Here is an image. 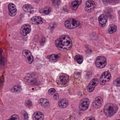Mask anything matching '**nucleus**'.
<instances>
[{
	"mask_svg": "<svg viewBox=\"0 0 120 120\" xmlns=\"http://www.w3.org/2000/svg\"><path fill=\"white\" fill-rule=\"evenodd\" d=\"M42 19L40 16H35L32 17L30 22L34 24H42L43 23Z\"/></svg>",
	"mask_w": 120,
	"mask_h": 120,
	"instance_id": "11",
	"label": "nucleus"
},
{
	"mask_svg": "<svg viewBox=\"0 0 120 120\" xmlns=\"http://www.w3.org/2000/svg\"><path fill=\"white\" fill-rule=\"evenodd\" d=\"M42 106L44 107H46L48 106L49 105V102L48 100L46 99H43L42 98L39 100Z\"/></svg>",
	"mask_w": 120,
	"mask_h": 120,
	"instance_id": "23",
	"label": "nucleus"
},
{
	"mask_svg": "<svg viewBox=\"0 0 120 120\" xmlns=\"http://www.w3.org/2000/svg\"><path fill=\"white\" fill-rule=\"evenodd\" d=\"M26 104L28 106H30L32 105V103L31 101H28L26 102Z\"/></svg>",
	"mask_w": 120,
	"mask_h": 120,
	"instance_id": "44",
	"label": "nucleus"
},
{
	"mask_svg": "<svg viewBox=\"0 0 120 120\" xmlns=\"http://www.w3.org/2000/svg\"><path fill=\"white\" fill-rule=\"evenodd\" d=\"M53 6L56 8H58L61 3L60 0H52Z\"/></svg>",
	"mask_w": 120,
	"mask_h": 120,
	"instance_id": "27",
	"label": "nucleus"
},
{
	"mask_svg": "<svg viewBox=\"0 0 120 120\" xmlns=\"http://www.w3.org/2000/svg\"><path fill=\"white\" fill-rule=\"evenodd\" d=\"M89 100L87 98L83 99L80 101V104L79 107L81 111H85L87 110L89 107Z\"/></svg>",
	"mask_w": 120,
	"mask_h": 120,
	"instance_id": "6",
	"label": "nucleus"
},
{
	"mask_svg": "<svg viewBox=\"0 0 120 120\" xmlns=\"http://www.w3.org/2000/svg\"><path fill=\"white\" fill-rule=\"evenodd\" d=\"M11 8V10H14V9H16V8H15V7H14V8Z\"/></svg>",
	"mask_w": 120,
	"mask_h": 120,
	"instance_id": "54",
	"label": "nucleus"
},
{
	"mask_svg": "<svg viewBox=\"0 0 120 120\" xmlns=\"http://www.w3.org/2000/svg\"><path fill=\"white\" fill-rule=\"evenodd\" d=\"M75 59L79 64H81L83 61V57L81 56L76 55L75 56Z\"/></svg>",
	"mask_w": 120,
	"mask_h": 120,
	"instance_id": "26",
	"label": "nucleus"
},
{
	"mask_svg": "<svg viewBox=\"0 0 120 120\" xmlns=\"http://www.w3.org/2000/svg\"><path fill=\"white\" fill-rule=\"evenodd\" d=\"M113 84L117 86H120V78L116 79L113 82Z\"/></svg>",
	"mask_w": 120,
	"mask_h": 120,
	"instance_id": "28",
	"label": "nucleus"
},
{
	"mask_svg": "<svg viewBox=\"0 0 120 120\" xmlns=\"http://www.w3.org/2000/svg\"><path fill=\"white\" fill-rule=\"evenodd\" d=\"M68 120H75V117L74 116H71Z\"/></svg>",
	"mask_w": 120,
	"mask_h": 120,
	"instance_id": "46",
	"label": "nucleus"
},
{
	"mask_svg": "<svg viewBox=\"0 0 120 120\" xmlns=\"http://www.w3.org/2000/svg\"><path fill=\"white\" fill-rule=\"evenodd\" d=\"M66 38V37H63V36H61L59 39L60 40H64Z\"/></svg>",
	"mask_w": 120,
	"mask_h": 120,
	"instance_id": "47",
	"label": "nucleus"
},
{
	"mask_svg": "<svg viewBox=\"0 0 120 120\" xmlns=\"http://www.w3.org/2000/svg\"><path fill=\"white\" fill-rule=\"evenodd\" d=\"M116 26L114 25H111L109 27L108 30V33L110 34L113 33L116 30Z\"/></svg>",
	"mask_w": 120,
	"mask_h": 120,
	"instance_id": "25",
	"label": "nucleus"
},
{
	"mask_svg": "<svg viewBox=\"0 0 120 120\" xmlns=\"http://www.w3.org/2000/svg\"><path fill=\"white\" fill-rule=\"evenodd\" d=\"M2 50L0 49V66L1 69H3L5 68L4 65L7 61V59L6 58L2 56Z\"/></svg>",
	"mask_w": 120,
	"mask_h": 120,
	"instance_id": "17",
	"label": "nucleus"
},
{
	"mask_svg": "<svg viewBox=\"0 0 120 120\" xmlns=\"http://www.w3.org/2000/svg\"><path fill=\"white\" fill-rule=\"evenodd\" d=\"M100 83L101 84V85H103L105 83V81H104L103 80H102V79H100Z\"/></svg>",
	"mask_w": 120,
	"mask_h": 120,
	"instance_id": "45",
	"label": "nucleus"
},
{
	"mask_svg": "<svg viewBox=\"0 0 120 120\" xmlns=\"http://www.w3.org/2000/svg\"><path fill=\"white\" fill-rule=\"evenodd\" d=\"M34 88H32V90H34Z\"/></svg>",
	"mask_w": 120,
	"mask_h": 120,
	"instance_id": "58",
	"label": "nucleus"
},
{
	"mask_svg": "<svg viewBox=\"0 0 120 120\" xmlns=\"http://www.w3.org/2000/svg\"><path fill=\"white\" fill-rule=\"evenodd\" d=\"M99 80L97 78L94 79L90 82L87 87L88 92H91L94 90L96 86L98 83Z\"/></svg>",
	"mask_w": 120,
	"mask_h": 120,
	"instance_id": "5",
	"label": "nucleus"
},
{
	"mask_svg": "<svg viewBox=\"0 0 120 120\" xmlns=\"http://www.w3.org/2000/svg\"><path fill=\"white\" fill-rule=\"evenodd\" d=\"M120 120V119H118V120Z\"/></svg>",
	"mask_w": 120,
	"mask_h": 120,
	"instance_id": "59",
	"label": "nucleus"
},
{
	"mask_svg": "<svg viewBox=\"0 0 120 120\" xmlns=\"http://www.w3.org/2000/svg\"><path fill=\"white\" fill-rule=\"evenodd\" d=\"M35 73H32L25 77L24 81L26 82L30 83L32 85L36 86L40 85L41 84V82L38 80L37 78H35Z\"/></svg>",
	"mask_w": 120,
	"mask_h": 120,
	"instance_id": "1",
	"label": "nucleus"
},
{
	"mask_svg": "<svg viewBox=\"0 0 120 120\" xmlns=\"http://www.w3.org/2000/svg\"><path fill=\"white\" fill-rule=\"evenodd\" d=\"M99 0V1H100L101 0ZM102 0V2H103V0Z\"/></svg>",
	"mask_w": 120,
	"mask_h": 120,
	"instance_id": "56",
	"label": "nucleus"
},
{
	"mask_svg": "<svg viewBox=\"0 0 120 120\" xmlns=\"http://www.w3.org/2000/svg\"><path fill=\"white\" fill-rule=\"evenodd\" d=\"M59 106L61 108H65L68 105V103L66 102V99L64 98L60 100L58 102Z\"/></svg>",
	"mask_w": 120,
	"mask_h": 120,
	"instance_id": "20",
	"label": "nucleus"
},
{
	"mask_svg": "<svg viewBox=\"0 0 120 120\" xmlns=\"http://www.w3.org/2000/svg\"><path fill=\"white\" fill-rule=\"evenodd\" d=\"M49 26L50 27L51 31H52L53 30L54 28L56 27V25L55 23H51L50 24Z\"/></svg>",
	"mask_w": 120,
	"mask_h": 120,
	"instance_id": "37",
	"label": "nucleus"
},
{
	"mask_svg": "<svg viewBox=\"0 0 120 120\" xmlns=\"http://www.w3.org/2000/svg\"><path fill=\"white\" fill-rule=\"evenodd\" d=\"M42 113L41 112H35L33 114V117L36 120H43L44 118L43 115H42Z\"/></svg>",
	"mask_w": 120,
	"mask_h": 120,
	"instance_id": "18",
	"label": "nucleus"
},
{
	"mask_svg": "<svg viewBox=\"0 0 120 120\" xmlns=\"http://www.w3.org/2000/svg\"><path fill=\"white\" fill-rule=\"evenodd\" d=\"M59 95L57 94H55L54 95L53 98L55 99H57L58 98Z\"/></svg>",
	"mask_w": 120,
	"mask_h": 120,
	"instance_id": "43",
	"label": "nucleus"
},
{
	"mask_svg": "<svg viewBox=\"0 0 120 120\" xmlns=\"http://www.w3.org/2000/svg\"><path fill=\"white\" fill-rule=\"evenodd\" d=\"M44 10L41 9L39 11V12L41 14L44 13Z\"/></svg>",
	"mask_w": 120,
	"mask_h": 120,
	"instance_id": "51",
	"label": "nucleus"
},
{
	"mask_svg": "<svg viewBox=\"0 0 120 120\" xmlns=\"http://www.w3.org/2000/svg\"><path fill=\"white\" fill-rule=\"evenodd\" d=\"M65 37H66V38H68L69 39H70V37L69 36H68V35H66V36H65Z\"/></svg>",
	"mask_w": 120,
	"mask_h": 120,
	"instance_id": "53",
	"label": "nucleus"
},
{
	"mask_svg": "<svg viewBox=\"0 0 120 120\" xmlns=\"http://www.w3.org/2000/svg\"><path fill=\"white\" fill-rule=\"evenodd\" d=\"M89 120H95V118L91 116Z\"/></svg>",
	"mask_w": 120,
	"mask_h": 120,
	"instance_id": "50",
	"label": "nucleus"
},
{
	"mask_svg": "<svg viewBox=\"0 0 120 120\" xmlns=\"http://www.w3.org/2000/svg\"><path fill=\"white\" fill-rule=\"evenodd\" d=\"M49 9L51 10V8L49 7H45V10H48Z\"/></svg>",
	"mask_w": 120,
	"mask_h": 120,
	"instance_id": "49",
	"label": "nucleus"
},
{
	"mask_svg": "<svg viewBox=\"0 0 120 120\" xmlns=\"http://www.w3.org/2000/svg\"><path fill=\"white\" fill-rule=\"evenodd\" d=\"M90 52H91L92 51V50L91 49H90Z\"/></svg>",
	"mask_w": 120,
	"mask_h": 120,
	"instance_id": "57",
	"label": "nucleus"
},
{
	"mask_svg": "<svg viewBox=\"0 0 120 120\" xmlns=\"http://www.w3.org/2000/svg\"><path fill=\"white\" fill-rule=\"evenodd\" d=\"M81 72H78L76 73L73 76V78L75 79H77L80 78L81 76Z\"/></svg>",
	"mask_w": 120,
	"mask_h": 120,
	"instance_id": "30",
	"label": "nucleus"
},
{
	"mask_svg": "<svg viewBox=\"0 0 120 120\" xmlns=\"http://www.w3.org/2000/svg\"><path fill=\"white\" fill-rule=\"evenodd\" d=\"M22 9L25 12L28 14L33 13L34 11L33 8L30 4L24 5L23 6Z\"/></svg>",
	"mask_w": 120,
	"mask_h": 120,
	"instance_id": "15",
	"label": "nucleus"
},
{
	"mask_svg": "<svg viewBox=\"0 0 120 120\" xmlns=\"http://www.w3.org/2000/svg\"><path fill=\"white\" fill-rule=\"evenodd\" d=\"M55 90L53 88H51L49 90L48 92L49 94H51V93H54L55 92Z\"/></svg>",
	"mask_w": 120,
	"mask_h": 120,
	"instance_id": "39",
	"label": "nucleus"
},
{
	"mask_svg": "<svg viewBox=\"0 0 120 120\" xmlns=\"http://www.w3.org/2000/svg\"><path fill=\"white\" fill-rule=\"evenodd\" d=\"M78 95L79 96V97H80L82 96V94L80 92H79V93Z\"/></svg>",
	"mask_w": 120,
	"mask_h": 120,
	"instance_id": "52",
	"label": "nucleus"
},
{
	"mask_svg": "<svg viewBox=\"0 0 120 120\" xmlns=\"http://www.w3.org/2000/svg\"><path fill=\"white\" fill-rule=\"evenodd\" d=\"M60 57V54L59 53L56 54H53L50 55H48L47 56V58L49 59L50 62L55 63L58 60Z\"/></svg>",
	"mask_w": 120,
	"mask_h": 120,
	"instance_id": "10",
	"label": "nucleus"
},
{
	"mask_svg": "<svg viewBox=\"0 0 120 120\" xmlns=\"http://www.w3.org/2000/svg\"><path fill=\"white\" fill-rule=\"evenodd\" d=\"M63 10L65 11L66 12H67L68 11V10L67 9L66 7H63Z\"/></svg>",
	"mask_w": 120,
	"mask_h": 120,
	"instance_id": "48",
	"label": "nucleus"
},
{
	"mask_svg": "<svg viewBox=\"0 0 120 120\" xmlns=\"http://www.w3.org/2000/svg\"><path fill=\"white\" fill-rule=\"evenodd\" d=\"M103 103V99L100 97H98L96 98L95 100L93 103L92 105L95 107H97L100 106Z\"/></svg>",
	"mask_w": 120,
	"mask_h": 120,
	"instance_id": "14",
	"label": "nucleus"
},
{
	"mask_svg": "<svg viewBox=\"0 0 120 120\" xmlns=\"http://www.w3.org/2000/svg\"><path fill=\"white\" fill-rule=\"evenodd\" d=\"M63 46L64 45L66 46V47L64 48V49H66L67 50H68L71 48L72 47V43H71L69 41H67L66 42H63Z\"/></svg>",
	"mask_w": 120,
	"mask_h": 120,
	"instance_id": "24",
	"label": "nucleus"
},
{
	"mask_svg": "<svg viewBox=\"0 0 120 120\" xmlns=\"http://www.w3.org/2000/svg\"><path fill=\"white\" fill-rule=\"evenodd\" d=\"M65 26L68 29H72L76 28L80 25L79 21H77L73 19H69L64 22Z\"/></svg>",
	"mask_w": 120,
	"mask_h": 120,
	"instance_id": "2",
	"label": "nucleus"
},
{
	"mask_svg": "<svg viewBox=\"0 0 120 120\" xmlns=\"http://www.w3.org/2000/svg\"><path fill=\"white\" fill-rule=\"evenodd\" d=\"M22 54L25 58H27L29 63H31L33 60V58L30 51L27 49L24 50L22 51Z\"/></svg>",
	"mask_w": 120,
	"mask_h": 120,
	"instance_id": "8",
	"label": "nucleus"
},
{
	"mask_svg": "<svg viewBox=\"0 0 120 120\" xmlns=\"http://www.w3.org/2000/svg\"><path fill=\"white\" fill-rule=\"evenodd\" d=\"M106 61V58L104 56H98L95 62L96 67L99 68H104L106 64V63L105 62Z\"/></svg>",
	"mask_w": 120,
	"mask_h": 120,
	"instance_id": "3",
	"label": "nucleus"
},
{
	"mask_svg": "<svg viewBox=\"0 0 120 120\" xmlns=\"http://www.w3.org/2000/svg\"><path fill=\"white\" fill-rule=\"evenodd\" d=\"M22 115L24 117V120H28V116L27 113L25 111H24L22 112Z\"/></svg>",
	"mask_w": 120,
	"mask_h": 120,
	"instance_id": "34",
	"label": "nucleus"
},
{
	"mask_svg": "<svg viewBox=\"0 0 120 120\" xmlns=\"http://www.w3.org/2000/svg\"><path fill=\"white\" fill-rule=\"evenodd\" d=\"M7 120H19L18 118V116L17 115L15 114L12 115L11 117Z\"/></svg>",
	"mask_w": 120,
	"mask_h": 120,
	"instance_id": "33",
	"label": "nucleus"
},
{
	"mask_svg": "<svg viewBox=\"0 0 120 120\" xmlns=\"http://www.w3.org/2000/svg\"><path fill=\"white\" fill-rule=\"evenodd\" d=\"M85 4V9L86 11L90 12L93 11L94 8H95V4L94 1L89 0L86 2Z\"/></svg>",
	"mask_w": 120,
	"mask_h": 120,
	"instance_id": "9",
	"label": "nucleus"
},
{
	"mask_svg": "<svg viewBox=\"0 0 120 120\" xmlns=\"http://www.w3.org/2000/svg\"><path fill=\"white\" fill-rule=\"evenodd\" d=\"M118 13L120 15V10H119Z\"/></svg>",
	"mask_w": 120,
	"mask_h": 120,
	"instance_id": "55",
	"label": "nucleus"
},
{
	"mask_svg": "<svg viewBox=\"0 0 120 120\" xmlns=\"http://www.w3.org/2000/svg\"><path fill=\"white\" fill-rule=\"evenodd\" d=\"M4 79L3 76L1 77L0 79V87L1 88L3 85L4 82Z\"/></svg>",
	"mask_w": 120,
	"mask_h": 120,
	"instance_id": "36",
	"label": "nucleus"
},
{
	"mask_svg": "<svg viewBox=\"0 0 120 120\" xmlns=\"http://www.w3.org/2000/svg\"><path fill=\"white\" fill-rule=\"evenodd\" d=\"M81 2V0H75L74 2L72 3L71 6L72 9L75 11L76 10L78 6Z\"/></svg>",
	"mask_w": 120,
	"mask_h": 120,
	"instance_id": "19",
	"label": "nucleus"
},
{
	"mask_svg": "<svg viewBox=\"0 0 120 120\" xmlns=\"http://www.w3.org/2000/svg\"><path fill=\"white\" fill-rule=\"evenodd\" d=\"M90 37L92 38H94L95 39H97L98 38V36L94 33H92L90 34Z\"/></svg>",
	"mask_w": 120,
	"mask_h": 120,
	"instance_id": "38",
	"label": "nucleus"
},
{
	"mask_svg": "<svg viewBox=\"0 0 120 120\" xmlns=\"http://www.w3.org/2000/svg\"><path fill=\"white\" fill-rule=\"evenodd\" d=\"M30 26L28 24L23 25L22 27L20 32L22 36H25L29 34L31 31Z\"/></svg>",
	"mask_w": 120,
	"mask_h": 120,
	"instance_id": "7",
	"label": "nucleus"
},
{
	"mask_svg": "<svg viewBox=\"0 0 120 120\" xmlns=\"http://www.w3.org/2000/svg\"><path fill=\"white\" fill-rule=\"evenodd\" d=\"M45 37H42L41 40L40 41V45L43 46L44 43L45 42Z\"/></svg>",
	"mask_w": 120,
	"mask_h": 120,
	"instance_id": "35",
	"label": "nucleus"
},
{
	"mask_svg": "<svg viewBox=\"0 0 120 120\" xmlns=\"http://www.w3.org/2000/svg\"><path fill=\"white\" fill-rule=\"evenodd\" d=\"M111 78L110 73L107 71L104 72L100 77V79H103V80L105 81H109V80Z\"/></svg>",
	"mask_w": 120,
	"mask_h": 120,
	"instance_id": "16",
	"label": "nucleus"
},
{
	"mask_svg": "<svg viewBox=\"0 0 120 120\" xmlns=\"http://www.w3.org/2000/svg\"><path fill=\"white\" fill-rule=\"evenodd\" d=\"M16 9H15L13 10H9V14L10 16H14L16 14Z\"/></svg>",
	"mask_w": 120,
	"mask_h": 120,
	"instance_id": "29",
	"label": "nucleus"
},
{
	"mask_svg": "<svg viewBox=\"0 0 120 120\" xmlns=\"http://www.w3.org/2000/svg\"><path fill=\"white\" fill-rule=\"evenodd\" d=\"M92 73L91 71H87L85 76V78L87 79H88L90 78L92 76Z\"/></svg>",
	"mask_w": 120,
	"mask_h": 120,
	"instance_id": "31",
	"label": "nucleus"
},
{
	"mask_svg": "<svg viewBox=\"0 0 120 120\" xmlns=\"http://www.w3.org/2000/svg\"><path fill=\"white\" fill-rule=\"evenodd\" d=\"M22 89L21 86L19 85L15 86L11 89L12 92L19 93L22 91Z\"/></svg>",
	"mask_w": 120,
	"mask_h": 120,
	"instance_id": "22",
	"label": "nucleus"
},
{
	"mask_svg": "<svg viewBox=\"0 0 120 120\" xmlns=\"http://www.w3.org/2000/svg\"><path fill=\"white\" fill-rule=\"evenodd\" d=\"M51 11V10L49 9V10H44V13L46 15H48L50 14V12Z\"/></svg>",
	"mask_w": 120,
	"mask_h": 120,
	"instance_id": "42",
	"label": "nucleus"
},
{
	"mask_svg": "<svg viewBox=\"0 0 120 120\" xmlns=\"http://www.w3.org/2000/svg\"><path fill=\"white\" fill-rule=\"evenodd\" d=\"M60 80L61 82L60 83L63 85L67 84L68 81L69 77L65 74L63 73L61 74L60 77Z\"/></svg>",
	"mask_w": 120,
	"mask_h": 120,
	"instance_id": "13",
	"label": "nucleus"
},
{
	"mask_svg": "<svg viewBox=\"0 0 120 120\" xmlns=\"http://www.w3.org/2000/svg\"><path fill=\"white\" fill-rule=\"evenodd\" d=\"M112 11L111 8H106L104 10L105 13L109 15L110 16H111V15L110 14Z\"/></svg>",
	"mask_w": 120,
	"mask_h": 120,
	"instance_id": "32",
	"label": "nucleus"
},
{
	"mask_svg": "<svg viewBox=\"0 0 120 120\" xmlns=\"http://www.w3.org/2000/svg\"><path fill=\"white\" fill-rule=\"evenodd\" d=\"M55 45L60 50L62 48L63 46V41L59 39L56 40L55 41Z\"/></svg>",
	"mask_w": 120,
	"mask_h": 120,
	"instance_id": "21",
	"label": "nucleus"
},
{
	"mask_svg": "<svg viewBox=\"0 0 120 120\" xmlns=\"http://www.w3.org/2000/svg\"><path fill=\"white\" fill-rule=\"evenodd\" d=\"M98 19L99 23L103 27L105 26L107 21V16L104 14H102L100 16Z\"/></svg>",
	"mask_w": 120,
	"mask_h": 120,
	"instance_id": "12",
	"label": "nucleus"
},
{
	"mask_svg": "<svg viewBox=\"0 0 120 120\" xmlns=\"http://www.w3.org/2000/svg\"><path fill=\"white\" fill-rule=\"evenodd\" d=\"M15 5L13 4H9L8 5V10H11V8H14Z\"/></svg>",
	"mask_w": 120,
	"mask_h": 120,
	"instance_id": "40",
	"label": "nucleus"
},
{
	"mask_svg": "<svg viewBox=\"0 0 120 120\" xmlns=\"http://www.w3.org/2000/svg\"><path fill=\"white\" fill-rule=\"evenodd\" d=\"M108 2L110 3H112V2H114L116 3H118L119 0H106Z\"/></svg>",
	"mask_w": 120,
	"mask_h": 120,
	"instance_id": "41",
	"label": "nucleus"
},
{
	"mask_svg": "<svg viewBox=\"0 0 120 120\" xmlns=\"http://www.w3.org/2000/svg\"><path fill=\"white\" fill-rule=\"evenodd\" d=\"M104 112L106 115H108L109 116H112L116 113V110L114 109L109 104L105 105L104 107Z\"/></svg>",
	"mask_w": 120,
	"mask_h": 120,
	"instance_id": "4",
	"label": "nucleus"
}]
</instances>
